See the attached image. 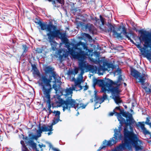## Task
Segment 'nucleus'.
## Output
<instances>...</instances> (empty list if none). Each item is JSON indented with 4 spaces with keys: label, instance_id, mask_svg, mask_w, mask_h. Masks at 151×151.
Instances as JSON below:
<instances>
[{
    "label": "nucleus",
    "instance_id": "37",
    "mask_svg": "<svg viewBox=\"0 0 151 151\" xmlns=\"http://www.w3.org/2000/svg\"><path fill=\"white\" fill-rule=\"evenodd\" d=\"M59 56V58L60 60H61L63 57V56H64L65 57H66V54H63L62 55H58Z\"/></svg>",
    "mask_w": 151,
    "mask_h": 151
},
{
    "label": "nucleus",
    "instance_id": "9",
    "mask_svg": "<svg viewBox=\"0 0 151 151\" xmlns=\"http://www.w3.org/2000/svg\"><path fill=\"white\" fill-rule=\"evenodd\" d=\"M99 82L101 84L104 86V91L106 90L105 88L106 87H108V88H110L114 87H118L119 89V86L122 85L121 81H124L122 79V75H120L117 80L115 82H113L112 80L109 78H106L102 80L100 79Z\"/></svg>",
    "mask_w": 151,
    "mask_h": 151
},
{
    "label": "nucleus",
    "instance_id": "10",
    "mask_svg": "<svg viewBox=\"0 0 151 151\" xmlns=\"http://www.w3.org/2000/svg\"><path fill=\"white\" fill-rule=\"evenodd\" d=\"M111 93L112 98L114 100L115 103L117 104L122 102V100L120 97L121 90L118 87H114L108 88Z\"/></svg>",
    "mask_w": 151,
    "mask_h": 151
},
{
    "label": "nucleus",
    "instance_id": "6",
    "mask_svg": "<svg viewBox=\"0 0 151 151\" xmlns=\"http://www.w3.org/2000/svg\"><path fill=\"white\" fill-rule=\"evenodd\" d=\"M71 45V47L69 45L68 46V53L74 59L78 60L79 67L81 70H84L87 68L86 62L84 60L87 58L86 56L91 58L94 55L92 50L88 49L85 43L81 41L77 44H72Z\"/></svg>",
    "mask_w": 151,
    "mask_h": 151
},
{
    "label": "nucleus",
    "instance_id": "42",
    "mask_svg": "<svg viewBox=\"0 0 151 151\" xmlns=\"http://www.w3.org/2000/svg\"><path fill=\"white\" fill-rule=\"evenodd\" d=\"M83 24V23L82 22H79L78 23V25H80L81 26H82Z\"/></svg>",
    "mask_w": 151,
    "mask_h": 151
},
{
    "label": "nucleus",
    "instance_id": "48",
    "mask_svg": "<svg viewBox=\"0 0 151 151\" xmlns=\"http://www.w3.org/2000/svg\"><path fill=\"white\" fill-rule=\"evenodd\" d=\"M124 108L126 109V108H127V106L126 105H125L124 106Z\"/></svg>",
    "mask_w": 151,
    "mask_h": 151
},
{
    "label": "nucleus",
    "instance_id": "33",
    "mask_svg": "<svg viewBox=\"0 0 151 151\" xmlns=\"http://www.w3.org/2000/svg\"><path fill=\"white\" fill-rule=\"evenodd\" d=\"M150 117H147L146 119V120L145 122L146 124L149 125L150 127H151V122H150V120H149Z\"/></svg>",
    "mask_w": 151,
    "mask_h": 151
},
{
    "label": "nucleus",
    "instance_id": "26",
    "mask_svg": "<svg viewBox=\"0 0 151 151\" xmlns=\"http://www.w3.org/2000/svg\"><path fill=\"white\" fill-rule=\"evenodd\" d=\"M22 49L23 50V54L26 53L28 51V47L26 45H22Z\"/></svg>",
    "mask_w": 151,
    "mask_h": 151
},
{
    "label": "nucleus",
    "instance_id": "7",
    "mask_svg": "<svg viewBox=\"0 0 151 151\" xmlns=\"http://www.w3.org/2000/svg\"><path fill=\"white\" fill-rule=\"evenodd\" d=\"M60 114H55V117L53 120L51 124L50 125L44 124L41 126H40L39 129L36 131L37 135H34L32 134H30L29 135V138L26 137L25 138V142L27 145L30 146L33 149H35L36 151H40L36 148V144L34 143L33 140L34 139L37 140V139L40 137L42 132H48L47 133L48 135L52 134V131L53 130L52 126L57 123L59 120Z\"/></svg>",
    "mask_w": 151,
    "mask_h": 151
},
{
    "label": "nucleus",
    "instance_id": "18",
    "mask_svg": "<svg viewBox=\"0 0 151 151\" xmlns=\"http://www.w3.org/2000/svg\"><path fill=\"white\" fill-rule=\"evenodd\" d=\"M79 70V68L77 67H75L74 70H69L67 72V74L68 75H71L72 74L74 76L76 74L78 73Z\"/></svg>",
    "mask_w": 151,
    "mask_h": 151
},
{
    "label": "nucleus",
    "instance_id": "49",
    "mask_svg": "<svg viewBox=\"0 0 151 151\" xmlns=\"http://www.w3.org/2000/svg\"><path fill=\"white\" fill-rule=\"evenodd\" d=\"M130 110L131 111V112H132L133 111V110L132 109H130Z\"/></svg>",
    "mask_w": 151,
    "mask_h": 151
},
{
    "label": "nucleus",
    "instance_id": "12",
    "mask_svg": "<svg viewBox=\"0 0 151 151\" xmlns=\"http://www.w3.org/2000/svg\"><path fill=\"white\" fill-rule=\"evenodd\" d=\"M116 67L111 62L109 63V62L105 61L103 62V66L100 65L98 69L99 72L103 70L105 71L108 70V68H111L113 69Z\"/></svg>",
    "mask_w": 151,
    "mask_h": 151
},
{
    "label": "nucleus",
    "instance_id": "27",
    "mask_svg": "<svg viewBox=\"0 0 151 151\" xmlns=\"http://www.w3.org/2000/svg\"><path fill=\"white\" fill-rule=\"evenodd\" d=\"M99 18L102 24L104 25L105 24V19L103 18L101 15L99 16Z\"/></svg>",
    "mask_w": 151,
    "mask_h": 151
},
{
    "label": "nucleus",
    "instance_id": "50",
    "mask_svg": "<svg viewBox=\"0 0 151 151\" xmlns=\"http://www.w3.org/2000/svg\"><path fill=\"white\" fill-rule=\"evenodd\" d=\"M118 71H119V72H121V69H119V70H118Z\"/></svg>",
    "mask_w": 151,
    "mask_h": 151
},
{
    "label": "nucleus",
    "instance_id": "8",
    "mask_svg": "<svg viewBox=\"0 0 151 151\" xmlns=\"http://www.w3.org/2000/svg\"><path fill=\"white\" fill-rule=\"evenodd\" d=\"M115 115L117 117L121 124L119 127V130L116 129L114 130V137L112 138V141L111 140L109 142L108 144L109 145L115 144L118 142L119 139H122V136L120 133V131L122 124L125 121V119L122 116L126 117L127 121V122L129 121L130 124H134L135 122L132 117V114H115Z\"/></svg>",
    "mask_w": 151,
    "mask_h": 151
},
{
    "label": "nucleus",
    "instance_id": "38",
    "mask_svg": "<svg viewBox=\"0 0 151 151\" xmlns=\"http://www.w3.org/2000/svg\"><path fill=\"white\" fill-rule=\"evenodd\" d=\"M141 110H142V114L143 113H147L148 112V111L146 109H144V110L143 109H141Z\"/></svg>",
    "mask_w": 151,
    "mask_h": 151
},
{
    "label": "nucleus",
    "instance_id": "17",
    "mask_svg": "<svg viewBox=\"0 0 151 151\" xmlns=\"http://www.w3.org/2000/svg\"><path fill=\"white\" fill-rule=\"evenodd\" d=\"M25 109V106L24 104H20V107L19 109V108H16L14 111V112H18V111H20V112H23V111Z\"/></svg>",
    "mask_w": 151,
    "mask_h": 151
},
{
    "label": "nucleus",
    "instance_id": "11",
    "mask_svg": "<svg viewBox=\"0 0 151 151\" xmlns=\"http://www.w3.org/2000/svg\"><path fill=\"white\" fill-rule=\"evenodd\" d=\"M100 80H96V83L98 84L99 86L101 87V91L102 92L104 93V94L103 95V96L102 97H99L97 96H95V100L96 101V104L97 103H99L100 104H101L102 102H103L105 100H106L107 99V96L106 95V91H109L108 89V87H106L105 88L106 89V90L105 91H104V86L102 84H101V83H100L99 82Z\"/></svg>",
    "mask_w": 151,
    "mask_h": 151
},
{
    "label": "nucleus",
    "instance_id": "4",
    "mask_svg": "<svg viewBox=\"0 0 151 151\" xmlns=\"http://www.w3.org/2000/svg\"><path fill=\"white\" fill-rule=\"evenodd\" d=\"M125 124L126 126L124 130V139L122 143L116 147V150L123 151L127 149L130 150L133 147L135 151H142L144 149L143 142L139 139V135L134 132L133 127L130 125V131H129L127 128L128 124L125 123Z\"/></svg>",
    "mask_w": 151,
    "mask_h": 151
},
{
    "label": "nucleus",
    "instance_id": "16",
    "mask_svg": "<svg viewBox=\"0 0 151 151\" xmlns=\"http://www.w3.org/2000/svg\"><path fill=\"white\" fill-rule=\"evenodd\" d=\"M131 74L134 78L137 79L140 77L141 73L135 69L132 68L131 70Z\"/></svg>",
    "mask_w": 151,
    "mask_h": 151
},
{
    "label": "nucleus",
    "instance_id": "29",
    "mask_svg": "<svg viewBox=\"0 0 151 151\" xmlns=\"http://www.w3.org/2000/svg\"><path fill=\"white\" fill-rule=\"evenodd\" d=\"M42 49L39 48H36L35 51L36 53L40 54L42 52Z\"/></svg>",
    "mask_w": 151,
    "mask_h": 151
},
{
    "label": "nucleus",
    "instance_id": "3",
    "mask_svg": "<svg viewBox=\"0 0 151 151\" xmlns=\"http://www.w3.org/2000/svg\"><path fill=\"white\" fill-rule=\"evenodd\" d=\"M44 71L46 74H49L48 78L45 75L42 74L41 75L37 83L39 85L41 86L44 96L47 99L48 102H49L50 94L52 89L50 83H53L52 88L57 93L60 87L61 82L60 78L54 71V69L51 66L45 67Z\"/></svg>",
    "mask_w": 151,
    "mask_h": 151
},
{
    "label": "nucleus",
    "instance_id": "47",
    "mask_svg": "<svg viewBox=\"0 0 151 151\" xmlns=\"http://www.w3.org/2000/svg\"><path fill=\"white\" fill-rule=\"evenodd\" d=\"M123 84H124V85L125 86H127V84L126 83H124Z\"/></svg>",
    "mask_w": 151,
    "mask_h": 151
},
{
    "label": "nucleus",
    "instance_id": "14",
    "mask_svg": "<svg viewBox=\"0 0 151 151\" xmlns=\"http://www.w3.org/2000/svg\"><path fill=\"white\" fill-rule=\"evenodd\" d=\"M59 4H61V6H63L65 4L64 0H54L52 1V4L54 7L57 8L60 7V5H59Z\"/></svg>",
    "mask_w": 151,
    "mask_h": 151
},
{
    "label": "nucleus",
    "instance_id": "20",
    "mask_svg": "<svg viewBox=\"0 0 151 151\" xmlns=\"http://www.w3.org/2000/svg\"><path fill=\"white\" fill-rule=\"evenodd\" d=\"M70 6L71 7L70 10V12L72 13L75 15L76 12L78 11L77 8L75 7V4L73 3L70 2Z\"/></svg>",
    "mask_w": 151,
    "mask_h": 151
},
{
    "label": "nucleus",
    "instance_id": "2",
    "mask_svg": "<svg viewBox=\"0 0 151 151\" xmlns=\"http://www.w3.org/2000/svg\"><path fill=\"white\" fill-rule=\"evenodd\" d=\"M75 87H73L72 88L70 87L65 89V93L64 94L65 96V100L61 98V96L63 95V92L61 91L60 92V94H57L58 92V91L56 93V94L51 99H50V93L49 102H48L47 99L44 96L43 99L45 101L48 105V109H50L52 106L53 108L60 107L63 105H64L63 106V110L64 111L66 109L69 110L71 107L74 108L77 110L79 109H82L85 108L87 104H84L77 99H72L73 91L75 90Z\"/></svg>",
    "mask_w": 151,
    "mask_h": 151
},
{
    "label": "nucleus",
    "instance_id": "41",
    "mask_svg": "<svg viewBox=\"0 0 151 151\" xmlns=\"http://www.w3.org/2000/svg\"><path fill=\"white\" fill-rule=\"evenodd\" d=\"M94 20L96 21V22H98L99 21V19L97 18L96 17H95Z\"/></svg>",
    "mask_w": 151,
    "mask_h": 151
},
{
    "label": "nucleus",
    "instance_id": "44",
    "mask_svg": "<svg viewBox=\"0 0 151 151\" xmlns=\"http://www.w3.org/2000/svg\"><path fill=\"white\" fill-rule=\"evenodd\" d=\"M53 113H60V112L59 111H57L56 112L54 111Z\"/></svg>",
    "mask_w": 151,
    "mask_h": 151
},
{
    "label": "nucleus",
    "instance_id": "31",
    "mask_svg": "<svg viewBox=\"0 0 151 151\" xmlns=\"http://www.w3.org/2000/svg\"><path fill=\"white\" fill-rule=\"evenodd\" d=\"M49 146L50 148H51L54 151H60L58 149L53 147L52 145L51 144H49Z\"/></svg>",
    "mask_w": 151,
    "mask_h": 151
},
{
    "label": "nucleus",
    "instance_id": "13",
    "mask_svg": "<svg viewBox=\"0 0 151 151\" xmlns=\"http://www.w3.org/2000/svg\"><path fill=\"white\" fill-rule=\"evenodd\" d=\"M84 28L86 31H88L90 33L93 34L96 30V28L93 25L90 23H88L85 24Z\"/></svg>",
    "mask_w": 151,
    "mask_h": 151
},
{
    "label": "nucleus",
    "instance_id": "52",
    "mask_svg": "<svg viewBox=\"0 0 151 151\" xmlns=\"http://www.w3.org/2000/svg\"><path fill=\"white\" fill-rule=\"evenodd\" d=\"M40 149L41 150H42V148L41 147H40Z\"/></svg>",
    "mask_w": 151,
    "mask_h": 151
},
{
    "label": "nucleus",
    "instance_id": "15",
    "mask_svg": "<svg viewBox=\"0 0 151 151\" xmlns=\"http://www.w3.org/2000/svg\"><path fill=\"white\" fill-rule=\"evenodd\" d=\"M109 113H129V112H124V109L120 108V106L116 107L113 112H110Z\"/></svg>",
    "mask_w": 151,
    "mask_h": 151
},
{
    "label": "nucleus",
    "instance_id": "25",
    "mask_svg": "<svg viewBox=\"0 0 151 151\" xmlns=\"http://www.w3.org/2000/svg\"><path fill=\"white\" fill-rule=\"evenodd\" d=\"M145 90V93L147 94H149L151 93V86L150 88H147V86H145L143 87Z\"/></svg>",
    "mask_w": 151,
    "mask_h": 151
},
{
    "label": "nucleus",
    "instance_id": "24",
    "mask_svg": "<svg viewBox=\"0 0 151 151\" xmlns=\"http://www.w3.org/2000/svg\"><path fill=\"white\" fill-rule=\"evenodd\" d=\"M33 74L37 75L38 76L40 77V78L41 76V75L38 69L36 70H33Z\"/></svg>",
    "mask_w": 151,
    "mask_h": 151
},
{
    "label": "nucleus",
    "instance_id": "35",
    "mask_svg": "<svg viewBox=\"0 0 151 151\" xmlns=\"http://www.w3.org/2000/svg\"><path fill=\"white\" fill-rule=\"evenodd\" d=\"M31 65L32 70H36L37 69V68L36 65L35 64H32V63L31 64Z\"/></svg>",
    "mask_w": 151,
    "mask_h": 151
},
{
    "label": "nucleus",
    "instance_id": "39",
    "mask_svg": "<svg viewBox=\"0 0 151 151\" xmlns=\"http://www.w3.org/2000/svg\"><path fill=\"white\" fill-rule=\"evenodd\" d=\"M88 88V86L87 85H86L84 86V91H85L87 90Z\"/></svg>",
    "mask_w": 151,
    "mask_h": 151
},
{
    "label": "nucleus",
    "instance_id": "22",
    "mask_svg": "<svg viewBox=\"0 0 151 151\" xmlns=\"http://www.w3.org/2000/svg\"><path fill=\"white\" fill-rule=\"evenodd\" d=\"M139 77V78L138 82L140 83L142 85H145V81L146 80L145 77L144 76H140Z\"/></svg>",
    "mask_w": 151,
    "mask_h": 151
},
{
    "label": "nucleus",
    "instance_id": "28",
    "mask_svg": "<svg viewBox=\"0 0 151 151\" xmlns=\"http://www.w3.org/2000/svg\"><path fill=\"white\" fill-rule=\"evenodd\" d=\"M83 86L81 84L77 86V87L75 88V90L76 91H80L82 89Z\"/></svg>",
    "mask_w": 151,
    "mask_h": 151
},
{
    "label": "nucleus",
    "instance_id": "53",
    "mask_svg": "<svg viewBox=\"0 0 151 151\" xmlns=\"http://www.w3.org/2000/svg\"><path fill=\"white\" fill-rule=\"evenodd\" d=\"M134 29H136V28H135V27H134Z\"/></svg>",
    "mask_w": 151,
    "mask_h": 151
},
{
    "label": "nucleus",
    "instance_id": "45",
    "mask_svg": "<svg viewBox=\"0 0 151 151\" xmlns=\"http://www.w3.org/2000/svg\"><path fill=\"white\" fill-rule=\"evenodd\" d=\"M12 103H13V102L12 101H11L10 102V103L9 104H10V105H12Z\"/></svg>",
    "mask_w": 151,
    "mask_h": 151
},
{
    "label": "nucleus",
    "instance_id": "5",
    "mask_svg": "<svg viewBox=\"0 0 151 151\" xmlns=\"http://www.w3.org/2000/svg\"><path fill=\"white\" fill-rule=\"evenodd\" d=\"M37 22L35 21L40 27L42 30H46L48 32L46 35L47 36V40L51 46V49L53 51H55L57 49L56 47L58 45L55 41V38L60 39L62 42L65 45L68 43V40L66 37L65 33L61 32L60 29H57V26L53 24L52 22L47 24V23H45L40 20L37 19Z\"/></svg>",
    "mask_w": 151,
    "mask_h": 151
},
{
    "label": "nucleus",
    "instance_id": "51",
    "mask_svg": "<svg viewBox=\"0 0 151 151\" xmlns=\"http://www.w3.org/2000/svg\"><path fill=\"white\" fill-rule=\"evenodd\" d=\"M91 60H93L94 59L93 58H91Z\"/></svg>",
    "mask_w": 151,
    "mask_h": 151
},
{
    "label": "nucleus",
    "instance_id": "21",
    "mask_svg": "<svg viewBox=\"0 0 151 151\" xmlns=\"http://www.w3.org/2000/svg\"><path fill=\"white\" fill-rule=\"evenodd\" d=\"M111 140L112 141V139L111 140H109V141H108L107 143V141H106V140H105L103 142V145H104V146L102 147H100L99 149L97 150V151H100V150L105 148V147H106V146H107V145H108V146H111L112 145H113V144H112V145H109L108 144V142H109V141H111Z\"/></svg>",
    "mask_w": 151,
    "mask_h": 151
},
{
    "label": "nucleus",
    "instance_id": "30",
    "mask_svg": "<svg viewBox=\"0 0 151 151\" xmlns=\"http://www.w3.org/2000/svg\"><path fill=\"white\" fill-rule=\"evenodd\" d=\"M49 146L50 148H51L54 151H60L58 149L53 147L52 145L51 144H49Z\"/></svg>",
    "mask_w": 151,
    "mask_h": 151
},
{
    "label": "nucleus",
    "instance_id": "19",
    "mask_svg": "<svg viewBox=\"0 0 151 151\" xmlns=\"http://www.w3.org/2000/svg\"><path fill=\"white\" fill-rule=\"evenodd\" d=\"M82 78H83L82 77ZM72 79L74 81L75 83V86L73 87H75L76 88L77 87V85L81 84V83L82 78H81L78 77L77 78V80H76L74 77Z\"/></svg>",
    "mask_w": 151,
    "mask_h": 151
},
{
    "label": "nucleus",
    "instance_id": "40",
    "mask_svg": "<svg viewBox=\"0 0 151 151\" xmlns=\"http://www.w3.org/2000/svg\"><path fill=\"white\" fill-rule=\"evenodd\" d=\"M86 37H87L88 38L90 39L91 38V36L88 34H86Z\"/></svg>",
    "mask_w": 151,
    "mask_h": 151
},
{
    "label": "nucleus",
    "instance_id": "43",
    "mask_svg": "<svg viewBox=\"0 0 151 151\" xmlns=\"http://www.w3.org/2000/svg\"><path fill=\"white\" fill-rule=\"evenodd\" d=\"M89 67L91 70H92L93 68V66L91 65H89Z\"/></svg>",
    "mask_w": 151,
    "mask_h": 151
},
{
    "label": "nucleus",
    "instance_id": "46",
    "mask_svg": "<svg viewBox=\"0 0 151 151\" xmlns=\"http://www.w3.org/2000/svg\"><path fill=\"white\" fill-rule=\"evenodd\" d=\"M114 114H109V116H113Z\"/></svg>",
    "mask_w": 151,
    "mask_h": 151
},
{
    "label": "nucleus",
    "instance_id": "23",
    "mask_svg": "<svg viewBox=\"0 0 151 151\" xmlns=\"http://www.w3.org/2000/svg\"><path fill=\"white\" fill-rule=\"evenodd\" d=\"M20 143L22 145V151H29L28 149L24 145V142L23 141H21Z\"/></svg>",
    "mask_w": 151,
    "mask_h": 151
},
{
    "label": "nucleus",
    "instance_id": "1",
    "mask_svg": "<svg viewBox=\"0 0 151 151\" xmlns=\"http://www.w3.org/2000/svg\"><path fill=\"white\" fill-rule=\"evenodd\" d=\"M107 26L109 28L107 30L108 32L111 33L112 32L113 35L115 37L120 38H122L121 34L123 33L131 42L139 49L142 55L149 60L151 59V30L149 31L142 29L139 31V32L140 34L139 39L141 42L144 43V47H142L140 43H136L131 38V37H132L135 39L136 37L135 34L132 32H127V29L124 26L122 27L120 26L119 27V29H122V31L119 33L115 30V24L112 25L111 23H109Z\"/></svg>",
    "mask_w": 151,
    "mask_h": 151
},
{
    "label": "nucleus",
    "instance_id": "36",
    "mask_svg": "<svg viewBox=\"0 0 151 151\" xmlns=\"http://www.w3.org/2000/svg\"><path fill=\"white\" fill-rule=\"evenodd\" d=\"M63 50L62 49H59L58 50L57 52H56V54L57 55H61V54Z\"/></svg>",
    "mask_w": 151,
    "mask_h": 151
},
{
    "label": "nucleus",
    "instance_id": "32",
    "mask_svg": "<svg viewBox=\"0 0 151 151\" xmlns=\"http://www.w3.org/2000/svg\"><path fill=\"white\" fill-rule=\"evenodd\" d=\"M138 123V126L141 127L142 130L145 128V125L144 124L140 122H139Z\"/></svg>",
    "mask_w": 151,
    "mask_h": 151
},
{
    "label": "nucleus",
    "instance_id": "54",
    "mask_svg": "<svg viewBox=\"0 0 151 151\" xmlns=\"http://www.w3.org/2000/svg\"><path fill=\"white\" fill-rule=\"evenodd\" d=\"M77 113H78H78H79V112H77Z\"/></svg>",
    "mask_w": 151,
    "mask_h": 151
},
{
    "label": "nucleus",
    "instance_id": "34",
    "mask_svg": "<svg viewBox=\"0 0 151 151\" xmlns=\"http://www.w3.org/2000/svg\"><path fill=\"white\" fill-rule=\"evenodd\" d=\"M142 130L145 134H148L150 133L145 128L142 129Z\"/></svg>",
    "mask_w": 151,
    "mask_h": 151
}]
</instances>
